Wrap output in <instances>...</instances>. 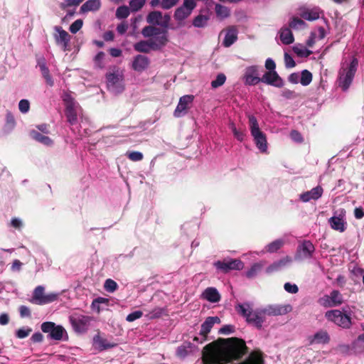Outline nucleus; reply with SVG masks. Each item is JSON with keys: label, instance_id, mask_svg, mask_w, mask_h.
<instances>
[{"label": "nucleus", "instance_id": "32", "mask_svg": "<svg viewBox=\"0 0 364 364\" xmlns=\"http://www.w3.org/2000/svg\"><path fill=\"white\" fill-rule=\"evenodd\" d=\"M279 37L282 43L285 45H289L294 41L291 31L287 27H283L280 29Z\"/></svg>", "mask_w": 364, "mask_h": 364}, {"label": "nucleus", "instance_id": "8", "mask_svg": "<svg viewBox=\"0 0 364 364\" xmlns=\"http://www.w3.org/2000/svg\"><path fill=\"white\" fill-rule=\"evenodd\" d=\"M107 85L108 90L114 94L122 92L124 90L123 75L119 72L107 74Z\"/></svg>", "mask_w": 364, "mask_h": 364}, {"label": "nucleus", "instance_id": "59", "mask_svg": "<svg viewBox=\"0 0 364 364\" xmlns=\"http://www.w3.org/2000/svg\"><path fill=\"white\" fill-rule=\"evenodd\" d=\"M178 1V0H162L161 1V6L164 9H169L174 6Z\"/></svg>", "mask_w": 364, "mask_h": 364}, {"label": "nucleus", "instance_id": "40", "mask_svg": "<svg viewBox=\"0 0 364 364\" xmlns=\"http://www.w3.org/2000/svg\"><path fill=\"white\" fill-rule=\"evenodd\" d=\"M130 9L127 6H121L117 9L115 16L118 19H124L129 16Z\"/></svg>", "mask_w": 364, "mask_h": 364}, {"label": "nucleus", "instance_id": "7", "mask_svg": "<svg viewBox=\"0 0 364 364\" xmlns=\"http://www.w3.org/2000/svg\"><path fill=\"white\" fill-rule=\"evenodd\" d=\"M91 317L78 313L69 316V321L73 330L77 333H85L89 328Z\"/></svg>", "mask_w": 364, "mask_h": 364}, {"label": "nucleus", "instance_id": "9", "mask_svg": "<svg viewBox=\"0 0 364 364\" xmlns=\"http://www.w3.org/2000/svg\"><path fill=\"white\" fill-rule=\"evenodd\" d=\"M41 330L44 333H49L48 336L51 339L56 341L62 340L64 334H66V331L62 326H57L51 321L43 322L41 324Z\"/></svg>", "mask_w": 364, "mask_h": 364}, {"label": "nucleus", "instance_id": "38", "mask_svg": "<svg viewBox=\"0 0 364 364\" xmlns=\"http://www.w3.org/2000/svg\"><path fill=\"white\" fill-rule=\"evenodd\" d=\"M209 18L205 15H198L193 21V25L197 28L205 27L208 21Z\"/></svg>", "mask_w": 364, "mask_h": 364}, {"label": "nucleus", "instance_id": "19", "mask_svg": "<svg viewBox=\"0 0 364 364\" xmlns=\"http://www.w3.org/2000/svg\"><path fill=\"white\" fill-rule=\"evenodd\" d=\"M141 34L145 38L152 37L150 39H156L164 35L168 38V31L166 29H161L151 26L144 27L141 30Z\"/></svg>", "mask_w": 364, "mask_h": 364}, {"label": "nucleus", "instance_id": "2", "mask_svg": "<svg viewBox=\"0 0 364 364\" xmlns=\"http://www.w3.org/2000/svg\"><path fill=\"white\" fill-rule=\"evenodd\" d=\"M253 303L243 302L235 306L237 312L242 316L245 321L257 329L262 328L266 321V316H277L287 314L291 311L289 304H270L264 307L253 309Z\"/></svg>", "mask_w": 364, "mask_h": 364}, {"label": "nucleus", "instance_id": "14", "mask_svg": "<svg viewBox=\"0 0 364 364\" xmlns=\"http://www.w3.org/2000/svg\"><path fill=\"white\" fill-rule=\"evenodd\" d=\"M243 80L245 84L247 85H255L261 82V77H259V67L257 65L247 67L245 70Z\"/></svg>", "mask_w": 364, "mask_h": 364}, {"label": "nucleus", "instance_id": "21", "mask_svg": "<svg viewBox=\"0 0 364 364\" xmlns=\"http://www.w3.org/2000/svg\"><path fill=\"white\" fill-rule=\"evenodd\" d=\"M292 262V259L289 256H286L281 259L274 262L272 264H270L269 267L266 269V272L267 274H272L275 272L280 271L283 269L284 268L289 266L291 263Z\"/></svg>", "mask_w": 364, "mask_h": 364}, {"label": "nucleus", "instance_id": "29", "mask_svg": "<svg viewBox=\"0 0 364 364\" xmlns=\"http://www.w3.org/2000/svg\"><path fill=\"white\" fill-rule=\"evenodd\" d=\"M320 13L321 11L318 8L304 9L301 11L300 16L307 21H315L319 18Z\"/></svg>", "mask_w": 364, "mask_h": 364}, {"label": "nucleus", "instance_id": "1", "mask_svg": "<svg viewBox=\"0 0 364 364\" xmlns=\"http://www.w3.org/2000/svg\"><path fill=\"white\" fill-rule=\"evenodd\" d=\"M245 342L237 338L223 339V343L218 348L214 343L206 345L202 351L205 364H212L218 362L229 363L232 360L240 359L246 353Z\"/></svg>", "mask_w": 364, "mask_h": 364}, {"label": "nucleus", "instance_id": "3", "mask_svg": "<svg viewBox=\"0 0 364 364\" xmlns=\"http://www.w3.org/2000/svg\"><path fill=\"white\" fill-rule=\"evenodd\" d=\"M358 61L353 58L350 62L347 60L341 63V67L338 73V84L343 91H346L352 83Z\"/></svg>", "mask_w": 364, "mask_h": 364}, {"label": "nucleus", "instance_id": "41", "mask_svg": "<svg viewBox=\"0 0 364 364\" xmlns=\"http://www.w3.org/2000/svg\"><path fill=\"white\" fill-rule=\"evenodd\" d=\"M312 81V74L307 70H302L301 73L300 83L303 86L309 85Z\"/></svg>", "mask_w": 364, "mask_h": 364}, {"label": "nucleus", "instance_id": "62", "mask_svg": "<svg viewBox=\"0 0 364 364\" xmlns=\"http://www.w3.org/2000/svg\"><path fill=\"white\" fill-rule=\"evenodd\" d=\"M176 354L180 358H184L188 354V348L186 346H181L177 348Z\"/></svg>", "mask_w": 364, "mask_h": 364}, {"label": "nucleus", "instance_id": "57", "mask_svg": "<svg viewBox=\"0 0 364 364\" xmlns=\"http://www.w3.org/2000/svg\"><path fill=\"white\" fill-rule=\"evenodd\" d=\"M143 315L142 311H136L127 316L126 320L129 322H132L138 318H140Z\"/></svg>", "mask_w": 364, "mask_h": 364}, {"label": "nucleus", "instance_id": "31", "mask_svg": "<svg viewBox=\"0 0 364 364\" xmlns=\"http://www.w3.org/2000/svg\"><path fill=\"white\" fill-rule=\"evenodd\" d=\"M101 6L100 0H88L80 7V12L86 13L88 11H96Z\"/></svg>", "mask_w": 364, "mask_h": 364}, {"label": "nucleus", "instance_id": "39", "mask_svg": "<svg viewBox=\"0 0 364 364\" xmlns=\"http://www.w3.org/2000/svg\"><path fill=\"white\" fill-rule=\"evenodd\" d=\"M306 23L297 17H294L289 22V27L294 30L303 29L306 28Z\"/></svg>", "mask_w": 364, "mask_h": 364}, {"label": "nucleus", "instance_id": "49", "mask_svg": "<svg viewBox=\"0 0 364 364\" xmlns=\"http://www.w3.org/2000/svg\"><path fill=\"white\" fill-rule=\"evenodd\" d=\"M117 284L111 279H107L104 284L105 289L110 293L114 292L117 289Z\"/></svg>", "mask_w": 364, "mask_h": 364}, {"label": "nucleus", "instance_id": "5", "mask_svg": "<svg viewBox=\"0 0 364 364\" xmlns=\"http://www.w3.org/2000/svg\"><path fill=\"white\" fill-rule=\"evenodd\" d=\"M168 41V38L164 35L156 39L140 41L134 45V48L137 52L148 53L151 50H160L166 45Z\"/></svg>", "mask_w": 364, "mask_h": 364}, {"label": "nucleus", "instance_id": "54", "mask_svg": "<svg viewBox=\"0 0 364 364\" xmlns=\"http://www.w3.org/2000/svg\"><path fill=\"white\" fill-rule=\"evenodd\" d=\"M18 109L21 112L26 114L29 111L30 103L28 100H21L18 103Z\"/></svg>", "mask_w": 364, "mask_h": 364}, {"label": "nucleus", "instance_id": "53", "mask_svg": "<svg viewBox=\"0 0 364 364\" xmlns=\"http://www.w3.org/2000/svg\"><path fill=\"white\" fill-rule=\"evenodd\" d=\"M127 156L131 161H139L143 159V154L139 151L127 152Z\"/></svg>", "mask_w": 364, "mask_h": 364}, {"label": "nucleus", "instance_id": "33", "mask_svg": "<svg viewBox=\"0 0 364 364\" xmlns=\"http://www.w3.org/2000/svg\"><path fill=\"white\" fill-rule=\"evenodd\" d=\"M44 290L45 289L43 286L36 287L33 291L31 301L38 305H43V301L46 296Z\"/></svg>", "mask_w": 364, "mask_h": 364}, {"label": "nucleus", "instance_id": "42", "mask_svg": "<svg viewBox=\"0 0 364 364\" xmlns=\"http://www.w3.org/2000/svg\"><path fill=\"white\" fill-rule=\"evenodd\" d=\"M264 264L262 262L254 264L251 268L246 272V276L248 278L255 277L259 272L262 269Z\"/></svg>", "mask_w": 364, "mask_h": 364}, {"label": "nucleus", "instance_id": "17", "mask_svg": "<svg viewBox=\"0 0 364 364\" xmlns=\"http://www.w3.org/2000/svg\"><path fill=\"white\" fill-rule=\"evenodd\" d=\"M55 30L57 32L54 36L56 43L60 46L64 51L68 50L70 36L61 27L56 26Z\"/></svg>", "mask_w": 364, "mask_h": 364}, {"label": "nucleus", "instance_id": "36", "mask_svg": "<svg viewBox=\"0 0 364 364\" xmlns=\"http://www.w3.org/2000/svg\"><path fill=\"white\" fill-rule=\"evenodd\" d=\"M80 109V108H75L65 110V116L67 117L68 122L70 124L73 125L77 122L78 109Z\"/></svg>", "mask_w": 364, "mask_h": 364}, {"label": "nucleus", "instance_id": "22", "mask_svg": "<svg viewBox=\"0 0 364 364\" xmlns=\"http://www.w3.org/2000/svg\"><path fill=\"white\" fill-rule=\"evenodd\" d=\"M150 60L148 57L142 55H137L134 58L132 68L136 72L145 70L149 65Z\"/></svg>", "mask_w": 364, "mask_h": 364}, {"label": "nucleus", "instance_id": "46", "mask_svg": "<svg viewBox=\"0 0 364 364\" xmlns=\"http://www.w3.org/2000/svg\"><path fill=\"white\" fill-rule=\"evenodd\" d=\"M215 13L221 18H227L230 15L229 9L224 6L217 4L215 6Z\"/></svg>", "mask_w": 364, "mask_h": 364}, {"label": "nucleus", "instance_id": "12", "mask_svg": "<svg viewBox=\"0 0 364 364\" xmlns=\"http://www.w3.org/2000/svg\"><path fill=\"white\" fill-rule=\"evenodd\" d=\"M170 20L171 18L169 15H165L163 16L162 13L159 11L150 12L146 17V21L149 23L160 26L164 28H166L168 26Z\"/></svg>", "mask_w": 364, "mask_h": 364}, {"label": "nucleus", "instance_id": "26", "mask_svg": "<svg viewBox=\"0 0 364 364\" xmlns=\"http://www.w3.org/2000/svg\"><path fill=\"white\" fill-rule=\"evenodd\" d=\"M331 228L335 230L343 232L346 229V222L343 216H333L328 220Z\"/></svg>", "mask_w": 364, "mask_h": 364}, {"label": "nucleus", "instance_id": "52", "mask_svg": "<svg viewBox=\"0 0 364 364\" xmlns=\"http://www.w3.org/2000/svg\"><path fill=\"white\" fill-rule=\"evenodd\" d=\"M83 25V21L81 19L75 21L70 26V31L72 33H76L79 31Z\"/></svg>", "mask_w": 364, "mask_h": 364}, {"label": "nucleus", "instance_id": "34", "mask_svg": "<svg viewBox=\"0 0 364 364\" xmlns=\"http://www.w3.org/2000/svg\"><path fill=\"white\" fill-rule=\"evenodd\" d=\"M62 99L65 105V110L80 108L70 92H64L62 95Z\"/></svg>", "mask_w": 364, "mask_h": 364}, {"label": "nucleus", "instance_id": "23", "mask_svg": "<svg viewBox=\"0 0 364 364\" xmlns=\"http://www.w3.org/2000/svg\"><path fill=\"white\" fill-rule=\"evenodd\" d=\"M225 33L223 45L228 48L237 40L238 31L236 27L230 26L225 31Z\"/></svg>", "mask_w": 364, "mask_h": 364}, {"label": "nucleus", "instance_id": "43", "mask_svg": "<svg viewBox=\"0 0 364 364\" xmlns=\"http://www.w3.org/2000/svg\"><path fill=\"white\" fill-rule=\"evenodd\" d=\"M284 245L282 240H276L266 246V250L269 252H275Z\"/></svg>", "mask_w": 364, "mask_h": 364}, {"label": "nucleus", "instance_id": "64", "mask_svg": "<svg viewBox=\"0 0 364 364\" xmlns=\"http://www.w3.org/2000/svg\"><path fill=\"white\" fill-rule=\"evenodd\" d=\"M265 68L269 71L275 70L276 64L272 58H267L265 61Z\"/></svg>", "mask_w": 364, "mask_h": 364}, {"label": "nucleus", "instance_id": "55", "mask_svg": "<svg viewBox=\"0 0 364 364\" xmlns=\"http://www.w3.org/2000/svg\"><path fill=\"white\" fill-rule=\"evenodd\" d=\"M84 0H64L60 6L63 9L70 6H77Z\"/></svg>", "mask_w": 364, "mask_h": 364}, {"label": "nucleus", "instance_id": "16", "mask_svg": "<svg viewBox=\"0 0 364 364\" xmlns=\"http://www.w3.org/2000/svg\"><path fill=\"white\" fill-rule=\"evenodd\" d=\"M194 100V96L192 95H186L182 96L179 99V102L176 108L174 110L173 115L176 117H181L186 113V110L188 108L189 105H191Z\"/></svg>", "mask_w": 364, "mask_h": 364}, {"label": "nucleus", "instance_id": "6", "mask_svg": "<svg viewBox=\"0 0 364 364\" xmlns=\"http://www.w3.org/2000/svg\"><path fill=\"white\" fill-rule=\"evenodd\" d=\"M325 317L328 321L344 329H348L352 326L350 316L338 309L327 311L325 313Z\"/></svg>", "mask_w": 364, "mask_h": 364}, {"label": "nucleus", "instance_id": "35", "mask_svg": "<svg viewBox=\"0 0 364 364\" xmlns=\"http://www.w3.org/2000/svg\"><path fill=\"white\" fill-rule=\"evenodd\" d=\"M31 136L36 141L47 146H50L53 143L52 140L48 136L43 135L36 131H33L31 132Z\"/></svg>", "mask_w": 364, "mask_h": 364}, {"label": "nucleus", "instance_id": "24", "mask_svg": "<svg viewBox=\"0 0 364 364\" xmlns=\"http://www.w3.org/2000/svg\"><path fill=\"white\" fill-rule=\"evenodd\" d=\"M116 346L114 343H110L107 339L101 337L99 334L93 337V346L99 350L103 351L109 348H112Z\"/></svg>", "mask_w": 364, "mask_h": 364}, {"label": "nucleus", "instance_id": "60", "mask_svg": "<svg viewBox=\"0 0 364 364\" xmlns=\"http://www.w3.org/2000/svg\"><path fill=\"white\" fill-rule=\"evenodd\" d=\"M284 63L288 68H294L296 65L294 59L287 53L284 54Z\"/></svg>", "mask_w": 364, "mask_h": 364}, {"label": "nucleus", "instance_id": "45", "mask_svg": "<svg viewBox=\"0 0 364 364\" xmlns=\"http://www.w3.org/2000/svg\"><path fill=\"white\" fill-rule=\"evenodd\" d=\"M146 0H131L129 1V9L132 12L139 11L145 4Z\"/></svg>", "mask_w": 364, "mask_h": 364}, {"label": "nucleus", "instance_id": "13", "mask_svg": "<svg viewBox=\"0 0 364 364\" xmlns=\"http://www.w3.org/2000/svg\"><path fill=\"white\" fill-rule=\"evenodd\" d=\"M196 6V4H192L188 0L183 1V4L175 11L174 18L178 22H182L191 14Z\"/></svg>", "mask_w": 364, "mask_h": 364}, {"label": "nucleus", "instance_id": "11", "mask_svg": "<svg viewBox=\"0 0 364 364\" xmlns=\"http://www.w3.org/2000/svg\"><path fill=\"white\" fill-rule=\"evenodd\" d=\"M214 266L223 272H228L230 270H240L244 267V263L238 259H225L223 261H217Z\"/></svg>", "mask_w": 364, "mask_h": 364}, {"label": "nucleus", "instance_id": "47", "mask_svg": "<svg viewBox=\"0 0 364 364\" xmlns=\"http://www.w3.org/2000/svg\"><path fill=\"white\" fill-rule=\"evenodd\" d=\"M105 53L102 51L99 52L94 58L95 65L98 68L105 67Z\"/></svg>", "mask_w": 364, "mask_h": 364}, {"label": "nucleus", "instance_id": "10", "mask_svg": "<svg viewBox=\"0 0 364 364\" xmlns=\"http://www.w3.org/2000/svg\"><path fill=\"white\" fill-rule=\"evenodd\" d=\"M220 319L218 316H209L206 318L205 321L201 325L200 335L201 336L200 340L198 337H195L193 341L203 343L207 340V336L210 332L212 328L215 323H220Z\"/></svg>", "mask_w": 364, "mask_h": 364}, {"label": "nucleus", "instance_id": "20", "mask_svg": "<svg viewBox=\"0 0 364 364\" xmlns=\"http://www.w3.org/2000/svg\"><path fill=\"white\" fill-rule=\"evenodd\" d=\"M308 340L311 345H325L330 342L331 338L328 333L326 330H319L314 335L309 336Z\"/></svg>", "mask_w": 364, "mask_h": 364}, {"label": "nucleus", "instance_id": "30", "mask_svg": "<svg viewBox=\"0 0 364 364\" xmlns=\"http://www.w3.org/2000/svg\"><path fill=\"white\" fill-rule=\"evenodd\" d=\"M240 364H264L262 353L260 350H254L248 358Z\"/></svg>", "mask_w": 364, "mask_h": 364}, {"label": "nucleus", "instance_id": "44", "mask_svg": "<svg viewBox=\"0 0 364 364\" xmlns=\"http://www.w3.org/2000/svg\"><path fill=\"white\" fill-rule=\"evenodd\" d=\"M293 50L299 57H308L312 53L311 50H308L302 46H296L294 47Z\"/></svg>", "mask_w": 364, "mask_h": 364}, {"label": "nucleus", "instance_id": "18", "mask_svg": "<svg viewBox=\"0 0 364 364\" xmlns=\"http://www.w3.org/2000/svg\"><path fill=\"white\" fill-rule=\"evenodd\" d=\"M261 82L276 87H282L284 80L275 70L266 72L261 77Z\"/></svg>", "mask_w": 364, "mask_h": 364}, {"label": "nucleus", "instance_id": "58", "mask_svg": "<svg viewBox=\"0 0 364 364\" xmlns=\"http://www.w3.org/2000/svg\"><path fill=\"white\" fill-rule=\"evenodd\" d=\"M284 288L286 291L291 294H296L299 291L298 287L294 284L287 282L284 284Z\"/></svg>", "mask_w": 364, "mask_h": 364}, {"label": "nucleus", "instance_id": "15", "mask_svg": "<svg viewBox=\"0 0 364 364\" xmlns=\"http://www.w3.org/2000/svg\"><path fill=\"white\" fill-rule=\"evenodd\" d=\"M314 250L315 247L312 242L309 240H304L298 246L295 259H303L311 258Z\"/></svg>", "mask_w": 364, "mask_h": 364}, {"label": "nucleus", "instance_id": "27", "mask_svg": "<svg viewBox=\"0 0 364 364\" xmlns=\"http://www.w3.org/2000/svg\"><path fill=\"white\" fill-rule=\"evenodd\" d=\"M202 297L211 303H216L220 300V294L215 287L206 288L202 294Z\"/></svg>", "mask_w": 364, "mask_h": 364}, {"label": "nucleus", "instance_id": "25", "mask_svg": "<svg viewBox=\"0 0 364 364\" xmlns=\"http://www.w3.org/2000/svg\"><path fill=\"white\" fill-rule=\"evenodd\" d=\"M323 188L321 186L313 188L311 191L303 193L300 195V199L304 203L311 200H317L321 197L323 194Z\"/></svg>", "mask_w": 364, "mask_h": 364}, {"label": "nucleus", "instance_id": "63", "mask_svg": "<svg viewBox=\"0 0 364 364\" xmlns=\"http://www.w3.org/2000/svg\"><path fill=\"white\" fill-rule=\"evenodd\" d=\"M19 313L21 317H29L31 316V311L26 306H21L19 308Z\"/></svg>", "mask_w": 364, "mask_h": 364}, {"label": "nucleus", "instance_id": "48", "mask_svg": "<svg viewBox=\"0 0 364 364\" xmlns=\"http://www.w3.org/2000/svg\"><path fill=\"white\" fill-rule=\"evenodd\" d=\"M226 80V76L223 73H220L216 76L215 80L211 82V87L217 88L222 86Z\"/></svg>", "mask_w": 364, "mask_h": 364}, {"label": "nucleus", "instance_id": "37", "mask_svg": "<svg viewBox=\"0 0 364 364\" xmlns=\"http://www.w3.org/2000/svg\"><path fill=\"white\" fill-rule=\"evenodd\" d=\"M330 299L334 306L341 305L343 302V296L338 290H333L330 294Z\"/></svg>", "mask_w": 364, "mask_h": 364}, {"label": "nucleus", "instance_id": "51", "mask_svg": "<svg viewBox=\"0 0 364 364\" xmlns=\"http://www.w3.org/2000/svg\"><path fill=\"white\" fill-rule=\"evenodd\" d=\"M318 303L323 307H333L334 305L331 303L329 295H324L318 300Z\"/></svg>", "mask_w": 364, "mask_h": 364}, {"label": "nucleus", "instance_id": "4", "mask_svg": "<svg viewBox=\"0 0 364 364\" xmlns=\"http://www.w3.org/2000/svg\"><path fill=\"white\" fill-rule=\"evenodd\" d=\"M248 119L250 133L253 137L256 146L261 152L265 153L267 150L266 135L261 131L257 119L255 116L250 115Z\"/></svg>", "mask_w": 364, "mask_h": 364}, {"label": "nucleus", "instance_id": "56", "mask_svg": "<svg viewBox=\"0 0 364 364\" xmlns=\"http://www.w3.org/2000/svg\"><path fill=\"white\" fill-rule=\"evenodd\" d=\"M163 311V309L156 307L154 308L151 311H150L147 316L151 319L159 318L162 315Z\"/></svg>", "mask_w": 364, "mask_h": 364}, {"label": "nucleus", "instance_id": "50", "mask_svg": "<svg viewBox=\"0 0 364 364\" xmlns=\"http://www.w3.org/2000/svg\"><path fill=\"white\" fill-rule=\"evenodd\" d=\"M59 296L60 294L55 292H51L46 294L44 300L43 301V305L56 301Z\"/></svg>", "mask_w": 364, "mask_h": 364}, {"label": "nucleus", "instance_id": "61", "mask_svg": "<svg viewBox=\"0 0 364 364\" xmlns=\"http://www.w3.org/2000/svg\"><path fill=\"white\" fill-rule=\"evenodd\" d=\"M31 332V329L29 328L27 329L20 328L16 331V335L18 338H24L27 337Z\"/></svg>", "mask_w": 364, "mask_h": 364}, {"label": "nucleus", "instance_id": "28", "mask_svg": "<svg viewBox=\"0 0 364 364\" xmlns=\"http://www.w3.org/2000/svg\"><path fill=\"white\" fill-rule=\"evenodd\" d=\"M38 66L40 68L42 75L46 80V83L50 86H53V80L51 75H50L49 70L46 66V60L43 58H39L38 60Z\"/></svg>", "mask_w": 364, "mask_h": 364}]
</instances>
